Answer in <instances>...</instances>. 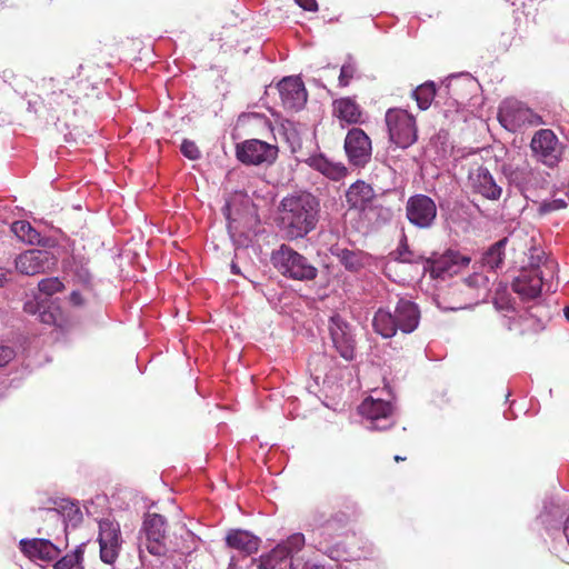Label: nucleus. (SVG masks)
<instances>
[{
  "label": "nucleus",
  "mask_w": 569,
  "mask_h": 569,
  "mask_svg": "<svg viewBox=\"0 0 569 569\" xmlns=\"http://www.w3.org/2000/svg\"><path fill=\"white\" fill-rule=\"evenodd\" d=\"M320 210V199L311 192L290 193L278 206V224L287 239H301L317 228Z\"/></svg>",
  "instance_id": "f257e3e1"
},
{
  "label": "nucleus",
  "mask_w": 569,
  "mask_h": 569,
  "mask_svg": "<svg viewBox=\"0 0 569 569\" xmlns=\"http://www.w3.org/2000/svg\"><path fill=\"white\" fill-rule=\"evenodd\" d=\"M420 311L416 303L407 299H400L391 312L379 308L372 319L373 330L383 338L393 337L398 330L411 333L419 325Z\"/></svg>",
  "instance_id": "f03ea898"
},
{
  "label": "nucleus",
  "mask_w": 569,
  "mask_h": 569,
  "mask_svg": "<svg viewBox=\"0 0 569 569\" xmlns=\"http://www.w3.org/2000/svg\"><path fill=\"white\" fill-rule=\"evenodd\" d=\"M273 267L284 277L295 280H313L318 270L309 260L287 244H281L271 254Z\"/></svg>",
  "instance_id": "7ed1b4c3"
},
{
  "label": "nucleus",
  "mask_w": 569,
  "mask_h": 569,
  "mask_svg": "<svg viewBox=\"0 0 569 569\" xmlns=\"http://www.w3.org/2000/svg\"><path fill=\"white\" fill-rule=\"evenodd\" d=\"M532 157L548 168H556L563 156V144L551 129H540L530 141Z\"/></svg>",
  "instance_id": "20e7f679"
},
{
  "label": "nucleus",
  "mask_w": 569,
  "mask_h": 569,
  "mask_svg": "<svg viewBox=\"0 0 569 569\" xmlns=\"http://www.w3.org/2000/svg\"><path fill=\"white\" fill-rule=\"evenodd\" d=\"M389 138L397 147L406 149L417 140L415 118L403 109H389L386 113Z\"/></svg>",
  "instance_id": "39448f33"
},
{
  "label": "nucleus",
  "mask_w": 569,
  "mask_h": 569,
  "mask_svg": "<svg viewBox=\"0 0 569 569\" xmlns=\"http://www.w3.org/2000/svg\"><path fill=\"white\" fill-rule=\"evenodd\" d=\"M498 120L510 132H516L526 124L538 126L542 123L540 116L517 100H505L501 103Z\"/></svg>",
  "instance_id": "423d86ee"
},
{
  "label": "nucleus",
  "mask_w": 569,
  "mask_h": 569,
  "mask_svg": "<svg viewBox=\"0 0 569 569\" xmlns=\"http://www.w3.org/2000/svg\"><path fill=\"white\" fill-rule=\"evenodd\" d=\"M438 209L435 200L427 194L417 193L406 202V217L418 229H430L435 226Z\"/></svg>",
  "instance_id": "0eeeda50"
},
{
  "label": "nucleus",
  "mask_w": 569,
  "mask_h": 569,
  "mask_svg": "<svg viewBox=\"0 0 569 569\" xmlns=\"http://www.w3.org/2000/svg\"><path fill=\"white\" fill-rule=\"evenodd\" d=\"M236 156L244 164H271L278 157V147L259 139H249L237 144Z\"/></svg>",
  "instance_id": "6e6552de"
},
{
  "label": "nucleus",
  "mask_w": 569,
  "mask_h": 569,
  "mask_svg": "<svg viewBox=\"0 0 569 569\" xmlns=\"http://www.w3.org/2000/svg\"><path fill=\"white\" fill-rule=\"evenodd\" d=\"M343 148L349 163L353 167L365 168L371 160V139L360 128H352L347 132Z\"/></svg>",
  "instance_id": "1a4fd4ad"
},
{
  "label": "nucleus",
  "mask_w": 569,
  "mask_h": 569,
  "mask_svg": "<svg viewBox=\"0 0 569 569\" xmlns=\"http://www.w3.org/2000/svg\"><path fill=\"white\" fill-rule=\"evenodd\" d=\"M305 536L300 532L293 533L287 540L278 543L268 553L261 555L259 559H253L258 562L259 569H276L281 562L299 552L305 547Z\"/></svg>",
  "instance_id": "9d476101"
},
{
  "label": "nucleus",
  "mask_w": 569,
  "mask_h": 569,
  "mask_svg": "<svg viewBox=\"0 0 569 569\" xmlns=\"http://www.w3.org/2000/svg\"><path fill=\"white\" fill-rule=\"evenodd\" d=\"M16 269L26 276H34L52 270L57 264L56 257L40 249H30L20 253L14 260Z\"/></svg>",
  "instance_id": "9b49d317"
},
{
  "label": "nucleus",
  "mask_w": 569,
  "mask_h": 569,
  "mask_svg": "<svg viewBox=\"0 0 569 569\" xmlns=\"http://www.w3.org/2000/svg\"><path fill=\"white\" fill-rule=\"evenodd\" d=\"M360 413L366 417L371 430H386L393 425V407L389 401L368 398L359 407Z\"/></svg>",
  "instance_id": "f8f14e48"
},
{
  "label": "nucleus",
  "mask_w": 569,
  "mask_h": 569,
  "mask_svg": "<svg viewBox=\"0 0 569 569\" xmlns=\"http://www.w3.org/2000/svg\"><path fill=\"white\" fill-rule=\"evenodd\" d=\"M100 559L112 565L118 558L121 547V533L118 523L110 520L99 522Z\"/></svg>",
  "instance_id": "ddd939ff"
},
{
  "label": "nucleus",
  "mask_w": 569,
  "mask_h": 569,
  "mask_svg": "<svg viewBox=\"0 0 569 569\" xmlns=\"http://www.w3.org/2000/svg\"><path fill=\"white\" fill-rule=\"evenodd\" d=\"M329 331L333 347L345 360H352L356 352V341L351 328L340 316H332L329 321Z\"/></svg>",
  "instance_id": "4468645a"
},
{
  "label": "nucleus",
  "mask_w": 569,
  "mask_h": 569,
  "mask_svg": "<svg viewBox=\"0 0 569 569\" xmlns=\"http://www.w3.org/2000/svg\"><path fill=\"white\" fill-rule=\"evenodd\" d=\"M90 69L93 68L80 64L77 77H71L66 81V90L70 91V96L66 100L72 101V106L97 96V86L90 80Z\"/></svg>",
  "instance_id": "2eb2a0df"
},
{
  "label": "nucleus",
  "mask_w": 569,
  "mask_h": 569,
  "mask_svg": "<svg viewBox=\"0 0 569 569\" xmlns=\"http://www.w3.org/2000/svg\"><path fill=\"white\" fill-rule=\"evenodd\" d=\"M468 183L473 193H478L488 200H498L502 194L489 170L482 166L471 169L468 174Z\"/></svg>",
  "instance_id": "dca6fc26"
},
{
  "label": "nucleus",
  "mask_w": 569,
  "mask_h": 569,
  "mask_svg": "<svg viewBox=\"0 0 569 569\" xmlns=\"http://www.w3.org/2000/svg\"><path fill=\"white\" fill-rule=\"evenodd\" d=\"M147 536V550L154 556H163L167 551L163 542L166 538V520L161 515L150 513L143 522Z\"/></svg>",
  "instance_id": "f3484780"
},
{
  "label": "nucleus",
  "mask_w": 569,
  "mask_h": 569,
  "mask_svg": "<svg viewBox=\"0 0 569 569\" xmlns=\"http://www.w3.org/2000/svg\"><path fill=\"white\" fill-rule=\"evenodd\" d=\"M281 102L288 110L298 111L307 102V90L299 78H284L278 84Z\"/></svg>",
  "instance_id": "a211bd4d"
},
{
  "label": "nucleus",
  "mask_w": 569,
  "mask_h": 569,
  "mask_svg": "<svg viewBox=\"0 0 569 569\" xmlns=\"http://www.w3.org/2000/svg\"><path fill=\"white\" fill-rule=\"evenodd\" d=\"M552 279L538 276L532 270H520L519 276L512 282V289L525 300H532L540 296L543 286Z\"/></svg>",
  "instance_id": "6ab92c4d"
},
{
  "label": "nucleus",
  "mask_w": 569,
  "mask_h": 569,
  "mask_svg": "<svg viewBox=\"0 0 569 569\" xmlns=\"http://www.w3.org/2000/svg\"><path fill=\"white\" fill-rule=\"evenodd\" d=\"M19 548L30 560L52 561L61 553L54 543L43 538L21 539Z\"/></svg>",
  "instance_id": "aec40b11"
},
{
  "label": "nucleus",
  "mask_w": 569,
  "mask_h": 569,
  "mask_svg": "<svg viewBox=\"0 0 569 569\" xmlns=\"http://www.w3.org/2000/svg\"><path fill=\"white\" fill-rule=\"evenodd\" d=\"M40 517L56 525L66 520L77 525L82 520V513L78 505L68 499L54 501V507L42 510Z\"/></svg>",
  "instance_id": "412c9836"
},
{
  "label": "nucleus",
  "mask_w": 569,
  "mask_h": 569,
  "mask_svg": "<svg viewBox=\"0 0 569 569\" xmlns=\"http://www.w3.org/2000/svg\"><path fill=\"white\" fill-rule=\"evenodd\" d=\"M40 90L43 96V101L52 109L72 106V101L66 100V98L70 96V91L66 90V86L61 88L59 82L52 77L42 79Z\"/></svg>",
  "instance_id": "4be33fe9"
},
{
  "label": "nucleus",
  "mask_w": 569,
  "mask_h": 569,
  "mask_svg": "<svg viewBox=\"0 0 569 569\" xmlns=\"http://www.w3.org/2000/svg\"><path fill=\"white\" fill-rule=\"evenodd\" d=\"M332 113L341 122L347 124L363 123V110L357 101L350 97L336 99L332 103Z\"/></svg>",
  "instance_id": "5701e85b"
},
{
  "label": "nucleus",
  "mask_w": 569,
  "mask_h": 569,
  "mask_svg": "<svg viewBox=\"0 0 569 569\" xmlns=\"http://www.w3.org/2000/svg\"><path fill=\"white\" fill-rule=\"evenodd\" d=\"M375 197L376 193L372 187L362 180L353 182L346 192V201L349 208L359 211H365Z\"/></svg>",
  "instance_id": "b1692460"
},
{
  "label": "nucleus",
  "mask_w": 569,
  "mask_h": 569,
  "mask_svg": "<svg viewBox=\"0 0 569 569\" xmlns=\"http://www.w3.org/2000/svg\"><path fill=\"white\" fill-rule=\"evenodd\" d=\"M522 269L532 270L538 276L553 279L557 273V262L549 258L546 252L537 247H531L528 256V263Z\"/></svg>",
  "instance_id": "393cba45"
},
{
  "label": "nucleus",
  "mask_w": 569,
  "mask_h": 569,
  "mask_svg": "<svg viewBox=\"0 0 569 569\" xmlns=\"http://www.w3.org/2000/svg\"><path fill=\"white\" fill-rule=\"evenodd\" d=\"M230 548L251 555L258 551L260 539L244 530H231L226 538Z\"/></svg>",
  "instance_id": "a878e982"
},
{
  "label": "nucleus",
  "mask_w": 569,
  "mask_h": 569,
  "mask_svg": "<svg viewBox=\"0 0 569 569\" xmlns=\"http://www.w3.org/2000/svg\"><path fill=\"white\" fill-rule=\"evenodd\" d=\"M306 162L331 180H340L348 174V169L345 164L332 163L321 154L309 157Z\"/></svg>",
  "instance_id": "bb28decb"
},
{
  "label": "nucleus",
  "mask_w": 569,
  "mask_h": 569,
  "mask_svg": "<svg viewBox=\"0 0 569 569\" xmlns=\"http://www.w3.org/2000/svg\"><path fill=\"white\" fill-rule=\"evenodd\" d=\"M469 262V257L462 256L457 251L449 250L435 263L433 271L438 273H456L460 266L466 267Z\"/></svg>",
  "instance_id": "cd10ccee"
},
{
  "label": "nucleus",
  "mask_w": 569,
  "mask_h": 569,
  "mask_svg": "<svg viewBox=\"0 0 569 569\" xmlns=\"http://www.w3.org/2000/svg\"><path fill=\"white\" fill-rule=\"evenodd\" d=\"M11 231L23 242L29 244L47 246L48 239H44L30 222L26 220L14 221L11 224Z\"/></svg>",
  "instance_id": "c85d7f7f"
},
{
  "label": "nucleus",
  "mask_w": 569,
  "mask_h": 569,
  "mask_svg": "<svg viewBox=\"0 0 569 569\" xmlns=\"http://www.w3.org/2000/svg\"><path fill=\"white\" fill-rule=\"evenodd\" d=\"M349 521L350 515L341 510L337 511L321 525L320 536L326 539L333 536H340L341 530L348 526Z\"/></svg>",
  "instance_id": "c756f323"
},
{
  "label": "nucleus",
  "mask_w": 569,
  "mask_h": 569,
  "mask_svg": "<svg viewBox=\"0 0 569 569\" xmlns=\"http://www.w3.org/2000/svg\"><path fill=\"white\" fill-rule=\"evenodd\" d=\"M84 548L86 543L77 546L73 551L59 558L53 569H84Z\"/></svg>",
  "instance_id": "7c9ffc66"
},
{
  "label": "nucleus",
  "mask_w": 569,
  "mask_h": 569,
  "mask_svg": "<svg viewBox=\"0 0 569 569\" xmlns=\"http://www.w3.org/2000/svg\"><path fill=\"white\" fill-rule=\"evenodd\" d=\"M507 243V238H503L497 242H495L482 257V264L490 270H496L501 268L505 259V247Z\"/></svg>",
  "instance_id": "2f4dec72"
},
{
  "label": "nucleus",
  "mask_w": 569,
  "mask_h": 569,
  "mask_svg": "<svg viewBox=\"0 0 569 569\" xmlns=\"http://www.w3.org/2000/svg\"><path fill=\"white\" fill-rule=\"evenodd\" d=\"M436 96V86L433 82H426L420 84L415 91L413 97L421 110H426L430 107Z\"/></svg>",
  "instance_id": "473e14b6"
},
{
  "label": "nucleus",
  "mask_w": 569,
  "mask_h": 569,
  "mask_svg": "<svg viewBox=\"0 0 569 569\" xmlns=\"http://www.w3.org/2000/svg\"><path fill=\"white\" fill-rule=\"evenodd\" d=\"M337 257L349 271H358L363 267V257L360 252L342 249L339 250Z\"/></svg>",
  "instance_id": "72a5a7b5"
},
{
  "label": "nucleus",
  "mask_w": 569,
  "mask_h": 569,
  "mask_svg": "<svg viewBox=\"0 0 569 569\" xmlns=\"http://www.w3.org/2000/svg\"><path fill=\"white\" fill-rule=\"evenodd\" d=\"M38 288L41 292L46 293L47 296H52L57 292H60L63 290L64 286L58 278H47L42 279Z\"/></svg>",
  "instance_id": "f704fd0d"
},
{
  "label": "nucleus",
  "mask_w": 569,
  "mask_h": 569,
  "mask_svg": "<svg viewBox=\"0 0 569 569\" xmlns=\"http://www.w3.org/2000/svg\"><path fill=\"white\" fill-rule=\"evenodd\" d=\"M180 150L184 157L190 160H197L200 158L201 153L199 148L193 141L184 139L181 143Z\"/></svg>",
  "instance_id": "c9c22d12"
},
{
  "label": "nucleus",
  "mask_w": 569,
  "mask_h": 569,
  "mask_svg": "<svg viewBox=\"0 0 569 569\" xmlns=\"http://www.w3.org/2000/svg\"><path fill=\"white\" fill-rule=\"evenodd\" d=\"M509 178L516 183H522L528 180L529 176H531V169L529 164H526L522 168H515L509 171Z\"/></svg>",
  "instance_id": "e433bc0d"
},
{
  "label": "nucleus",
  "mask_w": 569,
  "mask_h": 569,
  "mask_svg": "<svg viewBox=\"0 0 569 569\" xmlns=\"http://www.w3.org/2000/svg\"><path fill=\"white\" fill-rule=\"evenodd\" d=\"M355 73H356V68L352 64H350V63L343 64L340 69L339 86L340 87L349 86L350 81L355 77Z\"/></svg>",
  "instance_id": "4c0bfd02"
},
{
  "label": "nucleus",
  "mask_w": 569,
  "mask_h": 569,
  "mask_svg": "<svg viewBox=\"0 0 569 569\" xmlns=\"http://www.w3.org/2000/svg\"><path fill=\"white\" fill-rule=\"evenodd\" d=\"M567 207V202L562 199H555L551 201H545L540 206L541 213H549L556 210H560Z\"/></svg>",
  "instance_id": "58836bf2"
},
{
  "label": "nucleus",
  "mask_w": 569,
  "mask_h": 569,
  "mask_svg": "<svg viewBox=\"0 0 569 569\" xmlns=\"http://www.w3.org/2000/svg\"><path fill=\"white\" fill-rule=\"evenodd\" d=\"M290 569H326L323 566L312 563L310 561H305L300 557H295L291 559Z\"/></svg>",
  "instance_id": "ea45409f"
},
{
  "label": "nucleus",
  "mask_w": 569,
  "mask_h": 569,
  "mask_svg": "<svg viewBox=\"0 0 569 569\" xmlns=\"http://www.w3.org/2000/svg\"><path fill=\"white\" fill-rule=\"evenodd\" d=\"M14 357V351L8 346H0V367L9 363Z\"/></svg>",
  "instance_id": "a19ab883"
},
{
  "label": "nucleus",
  "mask_w": 569,
  "mask_h": 569,
  "mask_svg": "<svg viewBox=\"0 0 569 569\" xmlns=\"http://www.w3.org/2000/svg\"><path fill=\"white\" fill-rule=\"evenodd\" d=\"M398 259L401 262H408V263H413V262H419L420 261V257L415 256L411 251H409L406 254L401 250H398Z\"/></svg>",
  "instance_id": "79ce46f5"
},
{
  "label": "nucleus",
  "mask_w": 569,
  "mask_h": 569,
  "mask_svg": "<svg viewBox=\"0 0 569 569\" xmlns=\"http://www.w3.org/2000/svg\"><path fill=\"white\" fill-rule=\"evenodd\" d=\"M296 3L305 10L316 11L318 8L316 0H295Z\"/></svg>",
  "instance_id": "37998d69"
},
{
  "label": "nucleus",
  "mask_w": 569,
  "mask_h": 569,
  "mask_svg": "<svg viewBox=\"0 0 569 569\" xmlns=\"http://www.w3.org/2000/svg\"><path fill=\"white\" fill-rule=\"evenodd\" d=\"M12 274V271L6 268H0V288L3 287Z\"/></svg>",
  "instance_id": "c03bdc74"
},
{
  "label": "nucleus",
  "mask_w": 569,
  "mask_h": 569,
  "mask_svg": "<svg viewBox=\"0 0 569 569\" xmlns=\"http://www.w3.org/2000/svg\"><path fill=\"white\" fill-rule=\"evenodd\" d=\"M482 279H483V278H482L480 274H473V276H471V277L466 278V279L463 280V282H465L468 287L473 288V287L478 286V282H479L480 280H482Z\"/></svg>",
  "instance_id": "a18cd8bd"
},
{
  "label": "nucleus",
  "mask_w": 569,
  "mask_h": 569,
  "mask_svg": "<svg viewBox=\"0 0 569 569\" xmlns=\"http://www.w3.org/2000/svg\"><path fill=\"white\" fill-rule=\"evenodd\" d=\"M40 321L48 325L54 322V316L52 312L44 310L40 312Z\"/></svg>",
  "instance_id": "49530a36"
},
{
  "label": "nucleus",
  "mask_w": 569,
  "mask_h": 569,
  "mask_svg": "<svg viewBox=\"0 0 569 569\" xmlns=\"http://www.w3.org/2000/svg\"><path fill=\"white\" fill-rule=\"evenodd\" d=\"M70 301L74 305V306H80L82 305V297L79 292L77 291H73L71 292L70 295Z\"/></svg>",
  "instance_id": "de8ad7c7"
},
{
  "label": "nucleus",
  "mask_w": 569,
  "mask_h": 569,
  "mask_svg": "<svg viewBox=\"0 0 569 569\" xmlns=\"http://www.w3.org/2000/svg\"><path fill=\"white\" fill-rule=\"evenodd\" d=\"M24 311L34 313L36 312V306L32 302L24 305Z\"/></svg>",
  "instance_id": "09e8293b"
},
{
  "label": "nucleus",
  "mask_w": 569,
  "mask_h": 569,
  "mask_svg": "<svg viewBox=\"0 0 569 569\" xmlns=\"http://www.w3.org/2000/svg\"><path fill=\"white\" fill-rule=\"evenodd\" d=\"M398 250H401V251H402V252H405L406 254L410 251V250L408 249V244H407V242L401 243V246L399 247V249H398Z\"/></svg>",
  "instance_id": "8fccbe9b"
},
{
  "label": "nucleus",
  "mask_w": 569,
  "mask_h": 569,
  "mask_svg": "<svg viewBox=\"0 0 569 569\" xmlns=\"http://www.w3.org/2000/svg\"><path fill=\"white\" fill-rule=\"evenodd\" d=\"M224 216H226V218H227L228 220H230V207H229V204H227V206L224 207Z\"/></svg>",
  "instance_id": "3c124183"
},
{
  "label": "nucleus",
  "mask_w": 569,
  "mask_h": 569,
  "mask_svg": "<svg viewBox=\"0 0 569 569\" xmlns=\"http://www.w3.org/2000/svg\"><path fill=\"white\" fill-rule=\"evenodd\" d=\"M406 459H407L406 457H402V456H399V455H396V456L393 457V460H395L396 462L405 461Z\"/></svg>",
  "instance_id": "603ef678"
},
{
  "label": "nucleus",
  "mask_w": 569,
  "mask_h": 569,
  "mask_svg": "<svg viewBox=\"0 0 569 569\" xmlns=\"http://www.w3.org/2000/svg\"><path fill=\"white\" fill-rule=\"evenodd\" d=\"M231 270H232V272H233V273H239V272H240V271H239V268L237 267V264H236V263H232V264H231Z\"/></svg>",
  "instance_id": "864d4df0"
},
{
  "label": "nucleus",
  "mask_w": 569,
  "mask_h": 569,
  "mask_svg": "<svg viewBox=\"0 0 569 569\" xmlns=\"http://www.w3.org/2000/svg\"><path fill=\"white\" fill-rule=\"evenodd\" d=\"M566 319L569 321V306L563 309Z\"/></svg>",
  "instance_id": "5fc2aeb1"
},
{
  "label": "nucleus",
  "mask_w": 569,
  "mask_h": 569,
  "mask_svg": "<svg viewBox=\"0 0 569 569\" xmlns=\"http://www.w3.org/2000/svg\"><path fill=\"white\" fill-rule=\"evenodd\" d=\"M407 441L409 442V441H410V438H407V437H406V438L401 439V440L399 441V443H400V445H405V443H407Z\"/></svg>",
  "instance_id": "6e6d98bb"
},
{
  "label": "nucleus",
  "mask_w": 569,
  "mask_h": 569,
  "mask_svg": "<svg viewBox=\"0 0 569 569\" xmlns=\"http://www.w3.org/2000/svg\"><path fill=\"white\" fill-rule=\"evenodd\" d=\"M400 432L403 436V438H406V428H402Z\"/></svg>",
  "instance_id": "4d7b16f0"
}]
</instances>
